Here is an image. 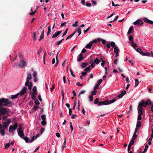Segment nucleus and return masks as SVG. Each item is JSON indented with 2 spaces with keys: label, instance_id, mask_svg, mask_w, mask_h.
I'll return each mask as SVG.
<instances>
[{
  "label": "nucleus",
  "instance_id": "nucleus-23",
  "mask_svg": "<svg viewBox=\"0 0 153 153\" xmlns=\"http://www.w3.org/2000/svg\"><path fill=\"white\" fill-rule=\"evenodd\" d=\"M138 113L139 114H141L142 115L143 114V108H138Z\"/></svg>",
  "mask_w": 153,
  "mask_h": 153
},
{
  "label": "nucleus",
  "instance_id": "nucleus-44",
  "mask_svg": "<svg viewBox=\"0 0 153 153\" xmlns=\"http://www.w3.org/2000/svg\"><path fill=\"white\" fill-rule=\"evenodd\" d=\"M23 138L25 140L26 143H27L29 142L28 141L29 138L27 137H24Z\"/></svg>",
  "mask_w": 153,
  "mask_h": 153
},
{
  "label": "nucleus",
  "instance_id": "nucleus-11",
  "mask_svg": "<svg viewBox=\"0 0 153 153\" xmlns=\"http://www.w3.org/2000/svg\"><path fill=\"white\" fill-rule=\"evenodd\" d=\"M13 126L12 125H11L9 128V131L10 133H12L13 134Z\"/></svg>",
  "mask_w": 153,
  "mask_h": 153
},
{
  "label": "nucleus",
  "instance_id": "nucleus-15",
  "mask_svg": "<svg viewBox=\"0 0 153 153\" xmlns=\"http://www.w3.org/2000/svg\"><path fill=\"white\" fill-rule=\"evenodd\" d=\"M92 44L91 42H90L89 43L87 44L85 46V48H86L90 49L91 48V46H92Z\"/></svg>",
  "mask_w": 153,
  "mask_h": 153
},
{
  "label": "nucleus",
  "instance_id": "nucleus-61",
  "mask_svg": "<svg viewBox=\"0 0 153 153\" xmlns=\"http://www.w3.org/2000/svg\"><path fill=\"white\" fill-rule=\"evenodd\" d=\"M38 106L36 105H34L33 106V109L34 111L36 110H37V108Z\"/></svg>",
  "mask_w": 153,
  "mask_h": 153
},
{
  "label": "nucleus",
  "instance_id": "nucleus-55",
  "mask_svg": "<svg viewBox=\"0 0 153 153\" xmlns=\"http://www.w3.org/2000/svg\"><path fill=\"white\" fill-rule=\"evenodd\" d=\"M68 28H67L65 30V31L64 32V33H63V35L62 36V37H63L67 33V31H68Z\"/></svg>",
  "mask_w": 153,
  "mask_h": 153
},
{
  "label": "nucleus",
  "instance_id": "nucleus-64",
  "mask_svg": "<svg viewBox=\"0 0 153 153\" xmlns=\"http://www.w3.org/2000/svg\"><path fill=\"white\" fill-rule=\"evenodd\" d=\"M36 10L35 11H32L29 14L30 15H34L36 12Z\"/></svg>",
  "mask_w": 153,
  "mask_h": 153
},
{
  "label": "nucleus",
  "instance_id": "nucleus-2",
  "mask_svg": "<svg viewBox=\"0 0 153 153\" xmlns=\"http://www.w3.org/2000/svg\"><path fill=\"white\" fill-rule=\"evenodd\" d=\"M22 127L20 126L17 130L18 135L21 137H22L24 136L23 131L22 129Z\"/></svg>",
  "mask_w": 153,
  "mask_h": 153
},
{
  "label": "nucleus",
  "instance_id": "nucleus-32",
  "mask_svg": "<svg viewBox=\"0 0 153 153\" xmlns=\"http://www.w3.org/2000/svg\"><path fill=\"white\" fill-rule=\"evenodd\" d=\"M51 32V26H49L48 27V31L47 32V35L48 36L50 34Z\"/></svg>",
  "mask_w": 153,
  "mask_h": 153
},
{
  "label": "nucleus",
  "instance_id": "nucleus-19",
  "mask_svg": "<svg viewBox=\"0 0 153 153\" xmlns=\"http://www.w3.org/2000/svg\"><path fill=\"white\" fill-rule=\"evenodd\" d=\"M152 103L150 100L149 99H148L146 102H145V104H146V106L149 105H150V104Z\"/></svg>",
  "mask_w": 153,
  "mask_h": 153
},
{
  "label": "nucleus",
  "instance_id": "nucleus-1",
  "mask_svg": "<svg viewBox=\"0 0 153 153\" xmlns=\"http://www.w3.org/2000/svg\"><path fill=\"white\" fill-rule=\"evenodd\" d=\"M12 103V102L9 101L8 99L3 98L0 99V116L1 115H4L8 113L7 111L8 108L4 106H11Z\"/></svg>",
  "mask_w": 153,
  "mask_h": 153
},
{
  "label": "nucleus",
  "instance_id": "nucleus-57",
  "mask_svg": "<svg viewBox=\"0 0 153 153\" xmlns=\"http://www.w3.org/2000/svg\"><path fill=\"white\" fill-rule=\"evenodd\" d=\"M10 119H8L6 122L7 125L8 126L10 124Z\"/></svg>",
  "mask_w": 153,
  "mask_h": 153
},
{
  "label": "nucleus",
  "instance_id": "nucleus-24",
  "mask_svg": "<svg viewBox=\"0 0 153 153\" xmlns=\"http://www.w3.org/2000/svg\"><path fill=\"white\" fill-rule=\"evenodd\" d=\"M19 93H18L15 95H12L11 96V98L12 99H14L15 98H16L19 95Z\"/></svg>",
  "mask_w": 153,
  "mask_h": 153
},
{
  "label": "nucleus",
  "instance_id": "nucleus-56",
  "mask_svg": "<svg viewBox=\"0 0 153 153\" xmlns=\"http://www.w3.org/2000/svg\"><path fill=\"white\" fill-rule=\"evenodd\" d=\"M97 91L96 90H94V91H92L91 93V94L93 95H95L96 94Z\"/></svg>",
  "mask_w": 153,
  "mask_h": 153
},
{
  "label": "nucleus",
  "instance_id": "nucleus-50",
  "mask_svg": "<svg viewBox=\"0 0 153 153\" xmlns=\"http://www.w3.org/2000/svg\"><path fill=\"white\" fill-rule=\"evenodd\" d=\"M85 92V90H82L79 93V96H80L81 94H84Z\"/></svg>",
  "mask_w": 153,
  "mask_h": 153
},
{
  "label": "nucleus",
  "instance_id": "nucleus-3",
  "mask_svg": "<svg viewBox=\"0 0 153 153\" xmlns=\"http://www.w3.org/2000/svg\"><path fill=\"white\" fill-rule=\"evenodd\" d=\"M26 63V61L23 60V58L22 57L20 61V63L18 65V66L19 68H22L24 66H25Z\"/></svg>",
  "mask_w": 153,
  "mask_h": 153
},
{
  "label": "nucleus",
  "instance_id": "nucleus-6",
  "mask_svg": "<svg viewBox=\"0 0 153 153\" xmlns=\"http://www.w3.org/2000/svg\"><path fill=\"white\" fill-rule=\"evenodd\" d=\"M143 22L140 19H138L134 22V25H138V26L142 25H143Z\"/></svg>",
  "mask_w": 153,
  "mask_h": 153
},
{
  "label": "nucleus",
  "instance_id": "nucleus-62",
  "mask_svg": "<svg viewBox=\"0 0 153 153\" xmlns=\"http://www.w3.org/2000/svg\"><path fill=\"white\" fill-rule=\"evenodd\" d=\"M141 115H142L141 114H139V115H138V118H137L138 120H140L141 119V118H142L141 116Z\"/></svg>",
  "mask_w": 153,
  "mask_h": 153
},
{
  "label": "nucleus",
  "instance_id": "nucleus-25",
  "mask_svg": "<svg viewBox=\"0 0 153 153\" xmlns=\"http://www.w3.org/2000/svg\"><path fill=\"white\" fill-rule=\"evenodd\" d=\"M119 50L117 47H115L114 48V52L115 53L119 52Z\"/></svg>",
  "mask_w": 153,
  "mask_h": 153
},
{
  "label": "nucleus",
  "instance_id": "nucleus-9",
  "mask_svg": "<svg viewBox=\"0 0 153 153\" xmlns=\"http://www.w3.org/2000/svg\"><path fill=\"white\" fill-rule=\"evenodd\" d=\"M62 31H56V32L53 35L52 38H54L58 36L61 33Z\"/></svg>",
  "mask_w": 153,
  "mask_h": 153
},
{
  "label": "nucleus",
  "instance_id": "nucleus-16",
  "mask_svg": "<svg viewBox=\"0 0 153 153\" xmlns=\"http://www.w3.org/2000/svg\"><path fill=\"white\" fill-rule=\"evenodd\" d=\"M131 46L134 49H135L137 47V45L135 43H134L133 41L131 42Z\"/></svg>",
  "mask_w": 153,
  "mask_h": 153
},
{
  "label": "nucleus",
  "instance_id": "nucleus-4",
  "mask_svg": "<svg viewBox=\"0 0 153 153\" xmlns=\"http://www.w3.org/2000/svg\"><path fill=\"white\" fill-rule=\"evenodd\" d=\"M32 76L31 75V74L30 73H28L27 74V79L25 83V86L28 85V84H29V80H30L32 78Z\"/></svg>",
  "mask_w": 153,
  "mask_h": 153
},
{
  "label": "nucleus",
  "instance_id": "nucleus-20",
  "mask_svg": "<svg viewBox=\"0 0 153 153\" xmlns=\"http://www.w3.org/2000/svg\"><path fill=\"white\" fill-rule=\"evenodd\" d=\"M116 101V99L115 98H114L112 100L108 101V104H110Z\"/></svg>",
  "mask_w": 153,
  "mask_h": 153
},
{
  "label": "nucleus",
  "instance_id": "nucleus-29",
  "mask_svg": "<svg viewBox=\"0 0 153 153\" xmlns=\"http://www.w3.org/2000/svg\"><path fill=\"white\" fill-rule=\"evenodd\" d=\"M134 80L135 82V86L136 87L139 84L138 80L137 79H135Z\"/></svg>",
  "mask_w": 153,
  "mask_h": 153
},
{
  "label": "nucleus",
  "instance_id": "nucleus-54",
  "mask_svg": "<svg viewBox=\"0 0 153 153\" xmlns=\"http://www.w3.org/2000/svg\"><path fill=\"white\" fill-rule=\"evenodd\" d=\"M152 137H150L149 140V142H148V144L149 145H151L152 141Z\"/></svg>",
  "mask_w": 153,
  "mask_h": 153
},
{
  "label": "nucleus",
  "instance_id": "nucleus-8",
  "mask_svg": "<svg viewBox=\"0 0 153 153\" xmlns=\"http://www.w3.org/2000/svg\"><path fill=\"white\" fill-rule=\"evenodd\" d=\"M143 20L146 23L150 24L151 25L153 24V22L152 21L149 19L147 18H144Z\"/></svg>",
  "mask_w": 153,
  "mask_h": 153
},
{
  "label": "nucleus",
  "instance_id": "nucleus-26",
  "mask_svg": "<svg viewBox=\"0 0 153 153\" xmlns=\"http://www.w3.org/2000/svg\"><path fill=\"white\" fill-rule=\"evenodd\" d=\"M33 93H37V89L36 87V86H34L33 88Z\"/></svg>",
  "mask_w": 153,
  "mask_h": 153
},
{
  "label": "nucleus",
  "instance_id": "nucleus-51",
  "mask_svg": "<svg viewBox=\"0 0 153 153\" xmlns=\"http://www.w3.org/2000/svg\"><path fill=\"white\" fill-rule=\"evenodd\" d=\"M41 124L43 126H45L46 124V122L45 120H42L41 122Z\"/></svg>",
  "mask_w": 153,
  "mask_h": 153
},
{
  "label": "nucleus",
  "instance_id": "nucleus-46",
  "mask_svg": "<svg viewBox=\"0 0 153 153\" xmlns=\"http://www.w3.org/2000/svg\"><path fill=\"white\" fill-rule=\"evenodd\" d=\"M10 146V143H6V144L5 146V149H7V148H9Z\"/></svg>",
  "mask_w": 153,
  "mask_h": 153
},
{
  "label": "nucleus",
  "instance_id": "nucleus-34",
  "mask_svg": "<svg viewBox=\"0 0 153 153\" xmlns=\"http://www.w3.org/2000/svg\"><path fill=\"white\" fill-rule=\"evenodd\" d=\"M100 62V61L98 58H96L94 60V63L97 64H98Z\"/></svg>",
  "mask_w": 153,
  "mask_h": 153
},
{
  "label": "nucleus",
  "instance_id": "nucleus-43",
  "mask_svg": "<svg viewBox=\"0 0 153 153\" xmlns=\"http://www.w3.org/2000/svg\"><path fill=\"white\" fill-rule=\"evenodd\" d=\"M111 45L112 47H116L115 43L113 42H111Z\"/></svg>",
  "mask_w": 153,
  "mask_h": 153
},
{
  "label": "nucleus",
  "instance_id": "nucleus-58",
  "mask_svg": "<svg viewBox=\"0 0 153 153\" xmlns=\"http://www.w3.org/2000/svg\"><path fill=\"white\" fill-rule=\"evenodd\" d=\"M36 33H33V38L34 40H35L36 39Z\"/></svg>",
  "mask_w": 153,
  "mask_h": 153
},
{
  "label": "nucleus",
  "instance_id": "nucleus-59",
  "mask_svg": "<svg viewBox=\"0 0 153 153\" xmlns=\"http://www.w3.org/2000/svg\"><path fill=\"white\" fill-rule=\"evenodd\" d=\"M129 40L130 41H131L132 42L133 41V39L132 36L130 35L129 36Z\"/></svg>",
  "mask_w": 153,
  "mask_h": 153
},
{
  "label": "nucleus",
  "instance_id": "nucleus-47",
  "mask_svg": "<svg viewBox=\"0 0 153 153\" xmlns=\"http://www.w3.org/2000/svg\"><path fill=\"white\" fill-rule=\"evenodd\" d=\"M44 34H42V33L41 34V35L39 39V41H40L42 39H43V38L44 37Z\"/></svg>",
  "mask_w": 153,
  "mask_h": 153
},
{
  "label": "nucleus",
  "instance_id": "nucleus-28",
  "mask_svg": "<svg viewBox=\"0 0 153 153\" xmlns=\"http://www.w3.org/2000/svg\"><path fill=\"white\" fill-rule=\"evenodd\" d=\"M89 101H92L93 100V95H91L88 97Z\"/></svg>",
  "mask_w": 153,
  "mask_h": 153
},
{
  "label": "nucleus",
  "instance_id": "nucleus-45",
  "mask_svg": "<svg viewBox=\"0 0 153 153\" xmlns=\"http://www.w3.org/2000/svg\"><path fill=\"white\" fill-rule=\"evenodd\" d=\"M13 130L15 131L17 127L18 126L17 123H16L13 125Z\"/></svg>",
  "mask_w": 153,
  "mask_h": 153
},
{
  "label": "nucleus",
  "instance_id": "nucleus-42",
  "mask_svg": "<svg viewBox=\"0 0 153 153\" xmlns=\"http://www.w3.org/2000/svg\"><path fill=\"white\" fill-rule=\"evenodd\" d=\"M78 22L77 21H76L75 23L72 25V26L74 27H76L78 24Z\"/></svg>",
  "mask_w": 153,
  "mask_h": 153
},
{
  "label": "nucleus",
  "instance_id": "nucleus-36",
  "mask_svg": "<svg viewBox=\"0 0 153 153\" xmlns=\"http://www.w3.org/2000/svg\"><path fill=\"white\" fill-rule=\"evenodd\" d=\"M142 55L150 56V53L148 52H147L146 53H144L143 52V53L142 54Z\"/></svg>",
  "mask_w": 153,
  "mask_h": 153
},
{
  "label": "nucleus",
  "instance_id": "nucleus-37",
  "mask_svg": "<svg viewBox=\"0 0 153 153\" xmlns=\"http://www.w3.org/2000/svg\"><path fill=\"white\" fill-rule=\"evenodd\" d=\"M141 123L140 121H138L137 122V125H136V127L139 128V127L141 125Z\"/></svg>",
  "mask_w": 153,
  "mask_h": 153
},
{
  "label": "nucleus",
  "instance_id": "nucleus-21",
  "mask_svg": "<svg viewBox=\"0 0 153 153\" xmlns=\"http://www.w3.org/2000/svg\"><path fill=\"white\" fill-rule=\"evenodd\" d=\"M66 144V138H64V141L62 145V150H63L64 149L65 147V146Z\"/></svg>",
  "mask_w": 153,
  "mask_h": 153
},
{
  "label": "nucleus",
  "instance_id": "nucleus-22",
  "mask_svg": "<svg viewBox=\"0 0 153 153\" xmlns=\"http://www.w3.org/2000/svg\"><path fill=\"white\" fill-rule=\"evenodd\" d=\"M36 93H33L31 94V97L33 99H36Z\"/></svg>",
  "mask_w": 153,
  "mask_h": 153
},
{
  "label": "nucleus",
  "instance_id": "nucleus-17",
  "mask_svg": "<svg viewBox=\"0 0 153 153\" xmlns=\"http://www.w3.org/2000/svg\"><path fill=\"white\" fill-rule=\"evenodd\" d=\"M88 65V64L86 62H82L81 65V66L82 68H84L87 66Z\"/></svg>",
  "mask_w": 153,
  "mask_h": 153
},
{
  "label": "nucleus",
  "instance_id": "nucleus-33",
  "mask_svg": "<svg viewBox=\"0 0 153 153\" xmlns=\"http://www.w3.org/2000/svg\"><path fill=\"white\" fill-rule=\"evenodd\" d=\"M91 70V68L90 66L86 68L85 69H84V71L85 72H87L88 71H90Z\"/></svg>",
  "mask_w": 153,
  "mask_h": 153
},
{
  "label": "nucleus",
  "instance_id": "nucleus-41",
  "mask_svg": "<svg viewBox=\"0 0 153 153\" xmlns=\"http://www.w3.org/2000/svg\"><path fill=\"white\" fill-rule=\"evenodd\" d=\"M102 104L104 105H107L108 104V101L105 100L102 101Z\"/></svg>",
  "mask_w": 153,
  "mask_h": 153
},
{
  "label": "nucleus",
  "instance_id": "nucleus-52",
  "mask_svg": "<svg viewBox=\"0 0 153 153\" xmlns=\"http://www.w3.org/2000/svg\"><path fill=\"white\" fill-rule=\"evenodd\" d=\"M86 5L88 7H91V4L90 3L86 2Z\"/></svg>",
  "mask_w": 153,
  "mask_h": 153
},
{
  "label": "nucleus",
  "instance_id": "nucleus-40",
  "mask_svg": "<svg viewBox=\"0 0 153 153\" xmlns=\"http://www.w3.org/2000/svg\"><path fill=\"white\" fill-rule=\"evenodd\" d=\"M35 100V103L37 105H39L40 104V103L39 101L37 99H36L34 100Z\"/></svg>",
  "mask_w": 153,
  "mask_h": 153
},
{
  "label": "nucleus",
  "instance_id": "nucleus-10",
  "mask_svg": "<svg viewBox=\"0 0 153 153\" xmlns=\"http://www.w3.org/2000/svg\"><path fill=\"white\" fill-rule=\"evenodd\" d=\"M78 58L77 60V61L79 62L81 61L83 58V57L82 56V53H80L78 56Z\"/></svg>",
  "mask_w": 153,
  "mask_h": 153
},
{
  "label": "nucleus",
  "instance_id": "nucleus-53",
  "mask_svg": "<svg viewBox=\"0 0 153 153\" xmlns=\"http://www.w3.org/2000/svg\"><path fill=\"white\" fill-rule=\"evenodd\" d=\"M99 88V85L97 84H96L95 87L94 88V90H96V89H97Z\"/></svg>",
  "mask_w": 153,
  "mask_h": 153
},
{
  "label": "nucleus",
  "instance_id": "nucleus-13",
  "mask_svg": "<svg viewBox=\"0 0 153 153\" xmlns=\"http://www.w3.org/2000/svg\"><path fill=\"white\" fill-rule=\"evenodd\" d=\"M33 85V83L32 82H29V84H28V85L27 86H28V89L29 90H31L32 86Z\"/></svg>",
  "mask_w": 153,
  "mask_h": 153
},
{
  "label": "nucleus",
  "instance_id": "nucleus-48",
  "mask_svg": "<svg viewBox=\"0 0 153 153\" xmlns=\"http://www.w3.org/2000/svg\"><path fill=\"white\" fill-rule=\"evenodd\" d=\"M102 79H100L97 81V84H98L99 85H100L101 83L102 82Z\"/></svg>",
  "mask_w": 153,
  "mask_h": 153
},
{
  "label": "nucleus",
  "instance_id": "nucleus-7",
  "mask_svg": "<svg viewBox=\"0 0 153 153\" xmlns=\"http://www.w3.org/2000/svg\"><path fill=\"white\" fill-rule=\"evenodd\" d=\"M27 91V88L25 87H24L21 91L20 93H19V94L21 96L23 95L26 93Z\"/></svg>",
  "mask_w": 153,
  "mask_h": 153
},
{
  "label": "nucleus",
  "instance_id": "nucleus-63",
  "mask_svg": "<svg viewBox=\"0 0 153 153\" xmlns=\"http://www.w3.org/2000/svg\"><path fill=\"white\" fill-rule=\"evenodd\" d=\"M81 74H82V76H85V75L87 74V72H82L81 73Z\"/></svg>",
  "mask_w": 153,
  "mask_h": 153
},
{
  "label": "nucleus",
  "instance_id": "nucleus-35",
  "mask_svg": "<svg viewBox=\"0 0 153 153\" xmlns=\"http://www.w3.org/2000/svg\"><path fill=\"white\" fill-rule=\"evenodd\" d=\"M1 130V134L3 135V136H4V134H5V131H4V129H2Z\"/></svg>",
  "mask_w": 153,
  "mask_h": 153
},
{
  "label": "nucleus",
  "instance_id": "nucleus-30",
  "mask_svg": "<svg viewBox=\"0 0 153 153\" xmlns=\"http://www.w3.org/2000/svg\"><path fill=\"white\" fill-rule=\"evenodd\" d=\"M76 31L79 33L78 36H79L81 33V30L80 28H78L76 32Z\"/></svg>",
  "mask_w": 153,
  "mask_h": 153
},
{
  "label": "nucleus",
  "instance_id": "nucleus-60",
  "mask_svg": "<svg viewBox=\"0 0 153 153\" xmlns=\"http://www.w3.org/2000/svg\"><path fill=\"white\" fill-rule=\"evenodd\" d=\"M148 147H149V146H148V145L147 144L145 146V148L144 150V152H146L147 151Z\"/></svg>",
  "mask_w": 153,
  "mask_h": 153
},
{
  "label": "nucleus",
  "instance_id": "nucleus-14",
  "mask_svg": "<svg viewBox=\"0 0 153 153\" xmlns=\"http://www.w3.org/2000/svg\"><path fill=\"white\" fill-rule=\"evenodd\" d=\"M2 127L3 128V129H6L7 127V126H8L7 124V123L6 122H4L3 123Z\"/></svg>",
  "mask_w": 153,
  "mask_h": 153
},
{
  "label": "nucleus",
  "instance_id": "nucleus-39",
  "mask_svg": "<svg viewBox=\"0 0 153 153\" xmlns=\"http://www.w3.org/2000/svg\"><path fill=\"white\" fill-rule=\"evenodd\" d=\"M41 117L42 119V120H45L46 119L45 115L44 114L42 115L41 116Z\"/></svg>",
  "mask_w": 153,
  "mask_h": 153
},
{
  "label": "nucleus",
  "instance_id": "nucleus-12",
  "mask_svg": "<svg viewBox=\"0 0 153 153\" xmlns=\"http://www.w3.org/2000/svg\"><path fill=\"white\" fill-rule=\"evenodd\" d=\"M133 30V26H131V27L128 30V31L127 33V34L129 35L132 32V30Z\"/></svg>",
  "mask_w": 153,
  "mask_h": 153
},
{
  "label": "nucleus",
  "instance_id": "nucleus-27",
  "mask_svg": "<svg viewBox=\"0 0 153 153\" xmlns=\"http://www.w3.org/2000/svg\"><path fill=\"white\" fill-rule=\"evenodd\" d=\"M136 51L137 52H139L140 54L142 55V54L143 53V52L141 51V49L140 48H137L136 49Z\"/></svg>",
  "mask_w": 153,
  "mask_h": 153
},
{
  "label": "nucleus",
  "instance_id": "nucleus-18",
  "mask_svg": "<svg viewBox=\"0 0 153 153\" xmlns=\"http://www.w3.org/2000/svg\"><path fill=\"white\" fill-rule=\"evenodd\" d=\"M76 31H75L73 33L70 35L69 36H68L66 39V40H67L70 38H71L76 33Z\"/></svg>",
  "mask_w": 153,
  "mask_h": 153
},
{
  "label": "nucleus",
  "instance_id": "nucleus-5",
  "mask_svg": "<svg viewBox=\"0 0 153 153\" xmlns=\"http://www.w3.org/2000/svg\"><path fill=\"white\" fill-rule=\"evenodd\" d=\"M146 106V104L145 103V101L144 100H142L140 102L138 108H143L142 107H145Z\"/></svg>",
  "mask_w": 153,
  "mask_h": 153
},
{
  "label": "nucleus",
  "instance_id": "nucleus-38",
  "mask_svg": "<svg viewBox=\"0 0 153 153\" xmlns=\"http://www.w3.org/2000/svg\"><path fill=\"white\" fill-rule=\"evenodd\" d=\"M134 140L132 139V140H131V142H130L129 143V144L128 145L130 146H131L133 145V144L134 143Z\"/></svg>",
  "mask_w": 153,
  "mask_h": 153
},
{
  "label": "nucleus",
  "instance_id": "nucleus-31",
  "mask_svg": "<svg viewBox=\"0 0 153 153\" xmlns=\"http://www.w3.org/2000/svg\"><path fill=\"white\" fill-rule=\"evenodd\" d=\"M137 137V135L136 133H135V132H134L133 135L132 139L134 140Z\"/></svg>",
  "mask_w": 153,
  "mask_h": 153
},
{
  "label": "nucleus",
  "instance_id": "nucleus-49",
  "mask_svg": "<svg viewBox=\"0 0 153 153\" xmlns=\"http://www.w3.org/2000/svg\"><path fill=\"white\" fill-rule=\"evenodd\" d=\"M99 102V99L98 98H97L94 101V104H97Z\"/></svg>",
  "mask_w": 153,
  "mask_h": 153
}]
</instances>
